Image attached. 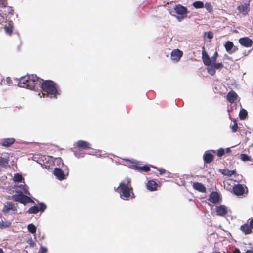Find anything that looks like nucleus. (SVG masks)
<instances>
[{"label":"nucleus","mask_w":253,"mask_h":253,"mask_svg":"<svg viewBox=\"0 0 253 253\" xmlns=\"http://www.w3.org/2000/svg\"><path fill=\"white\" fill-rule=\"evenodd\" d=\"M40 85L42 90L46 93V94L43 92L39 93V95L40 96V97H48L50 96L51 98H57V95L59 94L56 83L52 80H43L42 79Z\"/></svg>","instance_id":"1"},{"label":"nucleus","mask_w":253,"mask_h":253,"mask_svg":"<svg viewBox=\"0 0 253 253\" xmlns=\"http://www.w3.org/2000/svg\"><path fill=\"white\" fill-rule=\"evenodd\" d=\"M42 81V79L38 78L36 75H27L20 79L18 85L20 87L26 88L31 90L35 89L38 85H40Z\"/></svg>","instance_id":"2"},{"label":"nucleus","mask_w":253,"mask_h":253,"mask_svg":"<svg viewBox=\"0 0 253 253\" xmlns=\"http://www.w3.org/2000/svg\"><path fill=\"white\" fill-rule=\"evenodd\" d=\"M118 189L122 199L128 200L129 198H131V199L135 198V195L133 192V188L131 184V179L129 178H126L125 180L121 182Z\"/></svg>","instance_id":"3"},{"label":"nucleus","mask_w":253,"mask_h":253,"mask_svg":"<svg viewBox=\"0 0 253 253\" xmlns=\"http://www.w3.org/2000/svg\"><path fill=\"white\" fill-rule=\"evenodd\" d=\"M7 4L4 0H0V12L5 17L7 14H12L13 11L10 7L7 6Z\"/></svg>","instance_id":"4"},{"label":"nucleus","mask_w":253,"mask_h":253,"mask_svg":"<svg viewBox=\"0 0 253 253\" xmlns=\"http://www.w3.org/2000/svg\"><path fill=\"white\" fill-rule=\"evenodd\" d=\"M174 10L176 14L180 16L179 18L183 19L187 16L188 13L187 9L181 4L176 5Z\"/></svg>","instance_id":"5"},{"label":"nucleus","mask_w":253,"mask_h":253,"mask_svg":"<svg viewBox=\"0 0 253 253\" xmlns=\"http://www.w3.org/2000/svg\"><path fill=\"white\" fill-rule=\"evenodd\" d=\"M13 199L15 201L19 202L24 204H26L31 201V199L29 197L22 193L13 195Z\"/></svg>","instance_id":"6"},{"label":"nucleus","mask_w":253,"mask_h":253,"mask_svg":"<svg viewBox=\"0 0 253 253\" xmlns=\"http://www.w3.org/2000/svg\"><path fill=\"white\" fill-rule=\"evenodd\" d=\"M91 148L90 144L84 140H79L75 144L74 149L88 150Z\"/></svg>","instance_id":"7"},{"label":"nucleus","mask_w":253,"mask_h":253,"mask_svg":"<svg viewBox=\"0 0 253 253\" xmlns=\"http://www.w3.org/2000/svg\"><path fill=\"white\" fill-rule=\"evenodd\" d=\"M183 55V52L178 49H174L171 53V59L174 62H178L180 60Z\"/></svg>","instance_id":"8"},{"label":"nucleus","mask_w":253,"mask_h":253,"mask_svg":"<svg viewBox=\"0 0 253 253\" xmlns=\"http://www.w3.org/2000/svg\"><path fill=\"white\" fill-rule=\"evenodd\" d=\"M10 210H12L14 211H17V208L15 206V205L14 203L11 202H7L6 204H5L3 209H2V212L4 214H7L9 213V212L10 211Z\"/></svg>","instance_id":"9"},{"label":"nucleus","mask_w":253,"mask_h":253,"mask_svg":"<svg viewBox=\"0 0 253 253\" xmlns=\"http://www.w3.org/2000/svg\"><path fill=\"white\" fill-rule=\"evenodd\" d=\"M240 44L246 47H250L253 45V41L249 37H243L239 40Z\"/></svg>","instance_id":"10"},{"label":"nucleus","mask_w":253,"mask_h":253,"mask_svg":"<svg viewBox=\"0 0 253 253\" xmlns=\"http://www.w3.org/2000/svg\"><path fill=\"white\" fill-rule=\"evenodd\" d=\"M237 9L239 11V13L242 14L243 15H246L250 11V4L244 3L239 5L237 7Z\"/></svg>","instance_id":"11"},{"label":"nucleus","mask_w":253,"mask_h":253,"mask_svg":"<svg viewBox=\"0 0 253 253\" xmlns=\"http://www.w3.org/2000/svg\"><path fill=\"white\" fill-rule=\"evenodd\" d=\"M217 215L219 216H225L227 214V207L224 205H220L216 207Z\"/></svg>","instance_id":"12"},{"label":"nucleus","mask_w":253,"mask_h":253,"mask_svg":"<svg viewBox=\"0 0 253 253\" xmlns=\"http://www.w3.org/2000/svg\"><path fill=\"white\" fill-rule=\"evenodd\" d=\"M233 191L235 195L237 196H241L243 195L245 192L244 186L240 184L235 185L233 188Z\"/></svg>","instance_id":"13"},{"label":"nucleus","mask_w":253,"mask_h":253,"mask_svg":"<svg viewBox=\"0 0 253 253\" xmlns=\"http://www.w3.org/2000/svg\"><path fill=\"white\" fill-rule=\"evenodd\" d=\"M203 51H202V60L203 63L206 66H209L211 64V59L210 58L208 54L206 53V52L205 50L204 47H203Z\"/></svg>","instance_id":"14"},{"label":"nucleus","mask_w":253,"mask_h":253,"mask_svg":"<svg viewBox=\"0 0 253 253\" xmlns=\"http://www.w3.org/2000/svg\"><path fill=\"white\" fill-rule=\"evenodd\" d=\"M203 160L205 163L209 164L214 160V156L210 151H206L203 155Z\"/></svg>","instance_id":"15"},{"label":"nucleus","mask_w":253,"mask_h":253,"mask_svg":"<svg viewBox=\"0 0 253 253\" xmlns=\"http://www.w3.org/2000/svg\"><path fill=\"white\" fill-rule=\"evenodd\" d=\"M238 95L234 91H229L226 96L227 101L230 103H233L238 98Z\"/></svg>","instance_id":"16"},{"label":"nucleus","mask_w":253,"mask_h":253,"mask_svg":"<svg viewBox=\"0 0 253 253\" xmlns=\"http://www.w3.org/2000/svg\"><path fill=\"white\" fill-rule=\"evenodd\" d=\"M131 167L132 169L137 170L139 172H148L150 170V167L148 165L138 166L136 164H132Z\"/></svg>","instance_id":"17"},{"label":"nucleus","mask_w":253,"mask_h":253,"mask_svg":"<svg viewBox=\"0 0 253 253\" xmlns=\"http://www.w3.org/2000/svg\"><path fill=\"white\" fill-rule=\"evenodd\" d=\"M54 174L57 178L60 180H63L65 178L63 171L59 168H56L54 170Z\"/></svg>","instance_id":"18"},{"label":"nucleus","mask_w":253,"mask_h":253,"mask_svg":"<svg viewBox=\"0 0 253 253\" xmlns=\"http://www.w3.org/2000/svg\"><path fill=\"white\" fill-rule=\"evenodd\" d=\"M209 200L214 204L218 203L219 201V195L217 192H212L209 196Z\"/></svg>","instance_id":"19"},{"label":"nucleus","mask_w":253,"mask_h":253,"mask_svg":"<svg viewBox=\"0 0 253 253\" xmlns=\"http://www.w3.org/2000/svg\"><path fill=\"white\" fill-rule=\"evenodd\" d=\"M147 188L151 191H154L157 190L158 184L154 180H149L146 184Z\"/></svg>","instance_id":"20"},{"label":"nucleus","mask_w":253,"mask_h":253,"mask_svg":"<svg viewBox=\"0 0 253 253\" xmlns=\"http://www.w3.org/2000/svg\"><path fill=\"white\" fill-rule=\"evenodd\" d=\"M194 189L201 192H205L206 189L204 185L201 183L194 182L193 184Z\"/></svg>","instance_id":"21"},{"label":"nucleus","mask_w":253,"mask_h":253,"mask_svg":"<svg viewBox=\"0 0 253 253\" xmlns=\"http://www.w3.org/2000/svg\"><path fill=\"white\" fill-rule=\"evenodd\" d=\"M15 141L14 138H6L2 140L1 145L3 146L9 147L12 145Z\"/></svg>","instance_id":"22"},{"label":"nucleus","mask_w":253,"mask_h":253,"mask_svg":"<svg viewBox=\"0 0 253 253\" xmlns=\"http://www.w3.org/2000/svg\"><path fill=\"white\" fill-rule=\"evenodd\" d=\"M251 227L248 224H244L240 227V230L246 235L249 234L252 232Z\"/></svg>","instance_id":"23"},{"label":"nucleus","mask_w":253,"mask_h":253,"mask_svg":"<svg viewBox=\"0 0 253 253\" xmlns=\"http://www.w3.org/2000/svg\"><path fill=\"white\" fill-rule=\"evenodd\" d=\"M84 150L79 149H74L73 152L74 155L78 158H83L84 157L85 153L84 151H83Z\"/></svg>","instance_id":"24"},{"label":"nucleus","mask_w":253,"mask_h":253,"mask_svg":"<svg viewBox=\"0 0 253 253\" xmlns=\"http://www.w3.org/2000/svg\"><path fill=\"white\" fill-rule=\"evenodd\" d=\"M224 47L225 48L226 51L228 53H232V49L234 47V44L232 42L229 41H227L224 44Z\"/></svg>","instance_id":"25"},{"label":"nucleus","mask_w":253,"mask_h":253,"mask_svg":"<svg viewBox=\"0 0 253 253\" xmlns=\"http://www.w3.org/2000/svg\"><path fill=\"white\" fill-rule=\"evenodd\" d=\"M220 172L224 175L231 176L236 173L235 170H229L227 169H220Z\"/></svg>","instance_id":"26"},{"label":"nucleus","mask_w":253,"mask_h":253,"mask_svg":"<svg viewBox=\"0 0 253 253\" xmlns=\"http://www.w3.org/2000/svg\"><path fill=\"white\" fill-rule=\"evenodd\" d=\"M27 212L30 214H36L39 212V207L38 206H32L28 210Z\"/></svg>","instance_id":"27"},{"label":"nucleus","mask_w":253,"mask_h":253,"mask_svg":"<svg viewBox=\"0 0 253 253\" xmlns=\"http://www.w3.org/2000/svg\"><path fill=\"white\" fill-rule=\"evenodd\" d=\"M248 115L247 111L244 109H242L239 112V117L241 120H244Z\"/></svg>","instance_id":"28"},{"label":"nucleus","mask_w":253,"mask_h":253,"mask_svg":"<svg viewBox=\"0 0 253 253\" xmlns=\"http://www.w3.org/2000/svg\"><path fill=\"white\" fill-rule=\"evenodd\" d=\"M9 163V159L8 158H4L0 156V166H4L7 165Z\"/></svg>","instance_id":"29"},{"label":"nucleus","mask_w":253,"mask_h":253,"mask_svg":"<svg viewBox=\"0 0 253 253\" xmlns=\"http://www.w3.org/2000/svg\"><path fill=\"white\" fill-rule=\"evenodd\" d=\"M11 222L6 221H2L1 222H0V229H3L7 227H9L11 226Z\"/></svg>","instance_id":"30"},{"label":"nucleus","mask_w":253,"mask_h":253,"mask_svg":"<svg viewBox=\"0 0 253 253\" xmlns=\"http://www.w3.org/2000/svg\"><path fill=\"white\" fill-rule=\"evenodd\" d=\"M27 229L29 232L35 234L36 232V227L33 224H29L27 226Z\"/></svg>","instance_id":"31"},{"label":"nucleus","mask_w":253,"mask_h":253,"mask_svg":"<svg viewBox=\"0 0 253 253\" xmlns=\"http://www.w3.org/2000/svg\"><path fill=\"white\" fill-rule=\"evenodd\" d=\"M207 70L208 73L211 76H213L215 74V69L211 64L207 68Z\"/></svg>","instance_id":"32"},{"label":"nucleus","mask_w":253,"mask_h":253,"mask_svg":"<svg viewBox=\"0 0 253 253\" xmlns=\"http://www.w3.org/2000/svg\"><path fill=\"white\" fill-rule=\"evenodd\" d=\"M230 127L231 128L232 131L234 133L237 131V130L238 129V123L237 121L236 120H234L233 121V125L232 126H230Z\"/></svg>","instance_id":"33"},{"label":"nucleus","mask_w":253,"mask_h":253,"mask_svg":"<svg viewBox=\"0 0 253 253\" xmlns=\"http://www.w3.org/2000/svg\"><path fill=\"white\" fill-rule=\"evenodd\" d=\"M193 6L196 8H202L204 6V3L202 1H197L193 3Z\"/></svg>","instance_id":"34"},{"label":"nucleus","mask_w":253,"mask_h":253,"mask_svg":"<svg viewBox=\"0 0 253 253\" xmlns=\"http://www.w3.org/2000/svg\"><path fill=\"white\" fill-rule=\"evenodd\" d=\"M4 30L5 32L8 35H11L13 33V27L9 24L8 26H5L4 27Z\"/></svg>","instance_id":"35"},{"label":"nucleus","mask_w":253,"mask_h":253,"mask_svg":"<svg viewBox=\"0 0 253 253\" xmlns=\"http://www.w3.org/2000/svg\"><path fill=\"white\" fill-rule=\"evenodd\" d=\"M206 10L210 13L213 12V7L211 4L209 2H206L205 5Z\"/></svg>","instance_id":"36"},{"label":"nucleus","mask_w":253,"mask_h":253,"mask_svg":"<svg viewBox=\"0 0 253 253\" xmlns=\"http://www.w3.org/2000/svg\"><path fill=\"white\" fill-rule=\"evenodd\" d=\"M241 159L243 161H250L251 157L246 154H241L240 156Z\"/></svg>","instance_id":"37"},{"label":"nucleus","mask_w":253,"mask_h":253,"mask_svg":"<svg viewBox=\"0 0 253 253\" xmlns=\"http://www.w3.org/2000/svg\"><path fill=\"white\" fill-rule=\"evenodd\" d=\"M14 179L16 182H20L23 179V177L21 174L16 173L14 175Z\"/></svg>","instance_id":"38"},{"label":"nucleus","mask_w":253,"mask_h":253,"mask_svg":"<svg viewBox=\"0 0 253 253\" xmlns=\"http://www.w3.org/2000/svg\"><path fill=\"white\" fill-rule=\"evenodd\" d=\"M38 207H39V211L42 212L46 209V206L43 203H40L39 204Z\"/></svg>","instance_id":"39"},{"label":"nucleus","mask_w":253,"mask_h":253,"mask_svg":"<svg viewBox=\"0 0 253 253\" xmlns=\"http://www.w3.org/2000/svg\"><path fill=\"white\" fill-rule=\"evenodd\" d=\"M212 66L214 67L215 69H221L223 67V65L222 63H216L214 62L212 64Z\"/></svg>","instance_id":"40"},{"label":"nucleus","mask_w":253,"mask_h":253,"mask_svg":"<svg viewBox=\"0 0 253 253\" xmlns=\"http://www.w3.org/2000/svg\"><path fill=\"white\" fill-rule=\"evenodd\" d=\"M217 156L219 157H221L225 154V150H224V149H223V148H220L217 151Z\"/></svg>","instance_id":"41"},{"label":"nucleus","mask_w":253,"mask_h":253,"mask_svg":"<svg viewBox=\"0 0 253 253\" xmlns=\"http://www.w3.org/2000/svg\"><path fill=\"white\" fill-rule=\"evenodd\" d=\"M6 20V17L4 16L1 12H0V24L4 22Z\"/></svg>","instance_id":"42"},{"label":"nucleus","mask_w":253,"mask_h":253,"mask_svg":"<svg viewBox=\"0 0 253 253\" xmlns=\"http://www.w3.org/2000/svg\"><path fill=\"white\" fill-rule=\"evenodd\" d=\"M218 56V53L217 52H215L214 54V55L212 56L211 59V63H213L214 62H216V58Z\"/></svg>","instance_id":"43"},{"label":"nucleus","mask_w":253,"mask_h":253,"mask_svg":"<svg viewBox=\"0 0 253 253\" xmlns=\"http://www.w3.org/2000/svg\"><path fill=\"white\" fill-rule=\"evenodd\" d=\"M47 249L45 247H41L40 248V253H46L47 252Z\"/></svg>","instance_id":"44"},{"label":"nucleus","mask_w":253,"mask_h":253,"mask_svg":"<svg viewBox=\"0 0 253 253\" xmlns=\"http://www.w3.org/2000/svg\"><path fill=\"white\" fill-rule=\"evenodd\" d=\"M207 37L209 39H211L213 38V33L212 31H209L207 33Z\"/></svg>","instance_id":"45"},{"label":"nucleus","mask_w":253,"mask_h":253,"mask_svg":"<svg viewBox=\"0 0 253 253\" xmlns=\"http://www.w3.org/2000/svg\"><path fill=\"white\" fill-rule=\"evenodd\" d=\"M159 171L160 174H163L165 173L166 170L164 169H159Z\"/></svg>","instance_id":"46"},{"label":"nucleus","mask_w":253,"mask_h":253,"mask_svg":"<svg viewBox=\"0 0 253 253\" xmlns=\"http://www.w3.org/2000/svg\"><path fill=\"white\" fill-rule=\"evenodd\" d=\"M232 253H241L240 252V251L239 249L238 248H236L234 251L233 252H232Z\"/></svg>","instance_id":"47"},{"label":"nucleus","mask_w":253,"mask_h":253,"mask_svg":"<svg viewBox=\"0 0 253 253\" xmlns=\"http://www.w3.org/2000/svg\"><path fill=\"white\" fill-rule=\"evenodd\" d=\"M250 226H251L252 229H253V219H252L250 220V221L249 222Z\"/></svg>","instance_id":"48"},{"label":"nucleus","mask_w":253,"mask_h":253,"mask_svg":"<svg viewBox=\"0 0 253 253\" xmlns=\"http://www.w3.org/2000/svg\"><path fill=\"white\" fill-rule=\"evenodd\" d=\"M232 53L236 52V51H237L238 50V47L237 46H235L234 45V47L232 48Z\"/></svg>","instance_id":"49"},{"label":"nucleus","mask_w":253,"mask_h":253,"mask_svg":"<svg viewBox=\"0 0 253 253\" xmlns=\"http://www.w3.org/2000/svg\"><path fill=\"white\" fill-rule=\"evenodd\" d=\"M246 253H253V251L248 250L246 251Z\"/></svg>","instance_id":"50"},{"label":"nucleus","mask_w":253,"mask_h":253,"mask_svg":"<svg viewBox=\"0 0 253 253\" xmlns=\"http://www.w3.org/2000/svg\"><path fill=\"white\" fill-rule=\"evenodd\" d=\"M226 152H227V153H229V152H231L230 148H227V149H226Z\"/></svg>","instance_id":"51"},{"label":"nucleus","mask_w":253,"mask_h":253,"mask_svg":"<svg viewBox=\"0 0 253 253\" xmlns=\"http://www.w3.org/2000/svg\"><path fill=\"white\" fill-rule=\"evenodd\" d=\"M0 253H4L3 250L1 248H0Z\"/></svg>","instance_id":"52"},{"label":"nucleus","mask_w":253,"mask_h":253,"mask_svg":"<svg viewBox=\"0 0 253 253\" xmlns=\"http://www.w3.org/2000/svg\"><path fill=\"white\" fill-rule=\"evenodd\" d=\"M211 151L214 153H216V151L215 150H211Z\"/></svg>","instance_id":"53"},{"label":"nucleus","mask_w":253,"mask_h":253,"mask_svg":"<svg viewBox=\"0 0 253 253\" xmlns=\"http://www.w3.org/2000/svg\"><path fill=\"white\" fill-rule=\"evenodd\" d=\"M220 253V252H215V253Z\"/></svg>","instance_id":"54"}]
</instances>
